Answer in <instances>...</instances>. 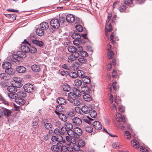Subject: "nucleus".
<instances>
[{
  "label": "nucleus",
  "mask_w": 152,
  "mask_h": 152,
  "mask_svg": "<svg viewBox=\"0 0 152 152\" xmlns=\"http://www.w3.org/2000/svg\"><path fill=\"white\" fill-rule=\"evenodd\" d=\"M111 16L112 15L111 14H109L107 16V19L106 21L105 29L106 30L105 35L107 37L109 36L108 32H110L112 30L111 23L113 22V19H114L116 18V16H114L111 20Z\"/></svg>",
  "instance_id": "f257e3e1"
},
{
  "label": "nucleus",
  "mask_w": 152,
  "mask_h": 152,
  "mask_svg": "<svg viewBox=\"0 0 152 152\" xmlns=\"http://www.w3.org/2000/svg\"><path fill=\"white\" fill-rule=\"evenodd\" d=\"M12 112L9 109L0 107V118L4 115L8 117L11 115Z\"/></svg>",
  "instance_id": "f03ea898"
},
{
  "label": "nucleus",
  "mask_w": 152,
  "mask_h": 152,
  "mask_svg": "<svg viewBox=\"0 0 152 152\" xmlns=\"http://www.w3.org/2000/svg\"><path fill=\"white\" fill-rule=\"evenodd\" d=\"M23 85L20 82L18 83V86H10L7 88V91L10 92V93H15L18 91L17 87H20L22 86Z\"/></svg>",
  "instance_id": "7ed1b4c3"
},
{
  "label": "nucleus",
  "mask_w": 152,
  "mask_h": 152,
  "mask_svg": "<svg viewBox=\"0 0 152 152\" xmlns=\"http://www.w3.org/2000/svg\"><path fill=\"white\" fill-rule=\"evenodd\" d=\"M24 41H25L26 43H22L20 47L21 50L25 53L29 52L30 51L29 46H30V44L28 43V42L26 40Z\"/></svg>",
  "instance_id": "20e7f679"
},
{
  "label": "nucleus",
  "mask_w": 152,
  "mask_h": 152,
  "mask_svg": "<svg viewBox=\"0 0 152 152\" xmlns=\"http://www.w3.org/2000/svg\"><path fill=\"white\" fill-rule=\"evenodd\" d=\"M51 26L53 28L56 29L60 26V23L58 19L54 18L52 19L50 21Z\"/></svg>",
  "instance_id": "39448f33"
},
{
  "label": "nucleus",
  "mask_w": 152,
  "mask_h": 152,
  "mask_svg": "<svg viewBox=\"0 0 152 152\" xmlns=\"http://www.w3.org/2000/svg\"><path fill=\"white\" fill-rule=\"evenodd\" d=\"M115 103L117 105V106L118 107L119 111L121 112H124V107L121 105V100L119 97L116 96L115 98Z\"/></svg>",
  "instance_id": "423d86ee"
},
{
  "label": "nucleus",
  "mask_w": 152,
  "mask_h": 152,
  "mask_svg": "<svg viewBox=\"0 0 152 152\" xmlns=\"http://www.w3.org/2000/svg\"><path fill=\"white\" fill-rule=\"evenodd\" d=\"M23 88L26 92L28 93L33 92L34 89L33 85L30 83L25 84L23 86Z\"/></svg>",
  "instance_id": "0eeeda50"
},
{
  "label": "nucleus",
  "mask_w": 152,
  "mask_h": 152,
  "mask_svg": "<svg viewBox=\"0 0 152 152\" xmlns=\"http://www.w3.org/2000/svg\"><path fill=\"white\" fill-rule=\"evenodd\" d=\"M61 144V143L59 142L57 143L56 145H52L51 147V150L56 152H61L62 151Z\"/></svg>",
  "instance_id": "6e6552de"
},
{
  "label": "nucleus",
  "mask_w": 152,
  "mask_h": 152,
  "mask_svg": "<svg viewBox=\"0 0 152 152\" xmlns=\"http://www.w3.org/2000/svg\"><path fill=\"white\" fill-rule=\"evenodd\" d=\"M52 141L55 142H62L63 143L65 142V141L63 140V138L62 136L60 135H59L57 136H53L51 137Z\"/></svg>",
  "instance_id": "1a4fd4ad"
},
{
  "label": "nucleus",
  "mask_w": 152,
  "mask_h": 152,
  "mask_svg": "<svg viewBox=\"0 0 152 152\" xmlns=\"http://www.w3.org/2000/svg\"><path fill=\"white\" fill-rule=\"evenodd\" d=\"M116 120L118 122H121L123 123H125L127 121L126 118L124 116L122 117L121 115L118 113H116Z\"/></svg>",
  "instance_id": "9d476101"
},
{
  "label": "nucleus",
  "mask_w": 152,
  "mask_h": 152,
  "mask_svg": "<svg viewBox=\"0 0 152 152\" xmlns=\"http://www.w3.org/2000/svg\"><path fill=\"white\" fill-rule=\"evenodd\" d=\"M79 54L78 53H72L71 55H70L68 57V62L70 63H72L75 60L76 58H78L79 56Z\"/></svg>",
  "instance_id": "9b49d317"
},
{
  "label": "nucleus",
  "mask_w": 152,
  "mask_h": 152,
  "mask_svg": "<svg viewBox=\"0 0 152 152\" xmlns=\"http://www.w3.org/2000/svg\"><path fill=\"white\" fill-rule=\"evenodd\" d=\"M73 125L76 126H80L82 123L81 120L79 118L74 117L72 119Z\"/></svg>",
  "instance_id": "f8f14e48"
},
{
  "label": "nucleus",
  "mask_w": 152,
  "mask_h": 152,
  "mask_svg": "<svg viewBox=\"0 0 152 152\" xmlns=\"http://www.w3.org/2000/svg\"><path fill=\"white\" fill-rule=\"evenodd\" d=\"M60 134L61 135H66L68 134V135H70L71 133L69 131L66 127L62 126L61 129H60Z\"/></svg>",
  "instance_id": "ddd939ff"
},
{
  "label": "nucleus",
  "mask_w": 152,
  "mask_h": 152,
  "mask_svg": "<svg viewBox=\"0 0 152 152\" xmlns=\"http://www.w3.org/2000/svg\"><path fill=\"white\" fill-rule=\"evenodd\" d=\"M75 19V16L72 14H69L66 16V20L69 23H74Z\"/></svg>",
  "instance_id": "4468645a"
},
{
  "label": "nucleus",
  "mask_w": 152,
  "mask_h": 152,
  "mask_svg": "<svg viewBox=\"0 0 152 152\" xmlns=\"http://www.w3.org/2000/svg\"><path fill=\"white\" fill-rule=\"evenodd\" d=\"M56 114L57 115L61 121L64 122H66L67 120L66 116L62 113H58L56 112Z\"/></svg>",
  "instance_id": "2eb2a0df"
},
{
  "label": "nucleus",
  "mask_w": 152,
  "mask_h": 152,
  "mask_svg": "<svg viewBox=\"0 0 152 152\" xmlns=\"http://www.w3.org/2000/svg\"><path fill=\"white\" fill-rule=\"evenodd\" d=\"M15 102L20 105H23L25 103V100L19 97H18L16 99H15Z\"/></svg>",
  "instance_id": "dca6fc26"
},
{
  "label": "nucleus",
  "mask_w": 152,
  "mask_h": 152,
  "mask_svg": "<svg viewBox=\"0 0 152 152\" xmlns=\"http://www.w3.org/2000/svg\"><path fill=\"white\" fill-rule=\"evenodd\" d=\"M65 127L68 129V130L70 132V133L73 132L72 129L73 128L72 124L69 122H66L64 124Z\"/></svg>",
  "instance_id": "f3484780"
},
{
  "label": "nucleus",
  "mask_w": 152,
  "mask_h": 152,
  "mask_svg": "<svg viewBox=\"0 0 152 152\" xmlns=\"http://www.w3.org/2000/svg\"><path fill=\"white\" fill-rule=\"evenodd\" d=\"M90 91V89L87 86H84L81 87V92L83 94L88 93Z\"/></svg>",
  "instance_id": "a211bd4d"
},
{
  "label": "nucleus",
  "mask_w": 152,
  "mask_h": 152,
  "mask_svg": "<svg viewBox=\"0 0 152 152\" xmlns=\"http://www.w3.org/2000/svg\"><path fill=\"white\" fill-rule=\"evenodd\" d=\"M37 35L33 34H31L28 36L27 39L30 42L33 43V44L34 42V41L37 39Z\"/></svg>",
  "instance_id": "6ab92c4d"
},
{
  "label": "nucleus",
  "mask_w": 152,
  "mask_h": 152,
  "mask_svg": "<svg viewBox=\"0 0 152 152\" xmlns=\"http://www.w3.org/2000/svg\"><path fill=\"white\" fill-rule=\"evenodd\" d=\"M56 102L58 104L64 105L66 103V100L63 97H59L56 99Z\"/></svg>",
  "instance_id": "aec40b11"
},
{
  "label": "nucleus",
  "mask_w": 152,
  "mask_h": 152,
  "mask_svg": "<svg viewBox=\"0 0 152 152\" xmlns=\"http://www.w3.org/2000/svg\"><path fill=\"white\" fill-rule=\"evenodd\" d=\"M94 127L96 130H100L102 129V126L100 123L98 121H94L92 122Z\"/></svg>",
  "instance_id": "412c9836"
},
{
  "label": "nucleus",
  "mask_w": 152,
  "mask_h": 152,
  "mask_svg": "<svg viewBox=\"0 0 152 152\" xmlns=\"http://www.w3.org/2000/svg\"><path fill=\"white\" fill-rule=\"evenodd\" d=\"M65 110L64 107L61 105H58L56 106L55 110L54 112L56 113V112H57L58 113H61V112Z\"/></svg>",
  "instance_id": "4be33fe9"
},
{
  "label": "nucleus",
  "mask_w": 152,
  "mask_h": 152,
  "mask_svg": "<svg viewBox=\"0 0 152 152\" xmlns=\"http://www.w3.org/2000/svg\"><path fill=\"white\" fill-rule=\"evenodd\" d=\"M73 133L76 134L77 135H80L82 133V132L81 129L78 127H76L74 128L73 130Z\"/></svg>",
  "instance_id": "5701e85b"
},
{
  "label": "nucleus",
  "mask_w": 152,
  "mask_h": 152,
  "mask_svg": "<svg viewBox=\"0 0 152 152\" xmlns=\"http://www.w3.org/2000/svg\"><path fill=\"white\" fill-rule=\"evenodd\" d=\"M77 97L74 94H73L72 92H70L68 94L67 100L69 102L71 101L74 99H75Z\"/></svg>",
  "instance_id": "b1692460"
},
{
  "label": "nucleus",
  "mask_w": 152,
  "mask_h": 152,
  "mask_svg": "<svg viewBox=\"0 0 152 152\" xmlns=\"http://www.w3.org/2000/svg\"><path fill=\"white\" fill-rule=\"evenodd\" d=\"M71 135H68L69 136L71 137V139L70 143H69L67 144L68 145H70L71 143L74 144H75L76 142L77 139L76 137H75V134H74L73 132L71 133Z\"/></svg>",
  "instance_id": "393cba45"
},
{
  "label": "nucleus",
  "mask_w": 152,
  "mask_h": 152,
  "mask_svg": "<svg viewBox=\"0 0 152 152\" xmlns=\"http://www.w3.org/2000/svg\"><path fill=\"white\" fill-rule=\"evenodd\" d=\"M25 91L19 90L17 93L18 97H20L25 98L27 96V94Z\"/></svg>",
  "instance_id": "a878e982"
},
{
  "label": "nucleus",
  "mask_w": 152,
  "mask_h": 152,
  "mask_svg": "<svg viewBox=\"0 0 152 152\" xmlns=\"http://www.w3.org/2000/svg\"><path fill=\"white\" fill-rule=\"evenodd\" d=\"M31 68L32 70L35 72H39L41 70L39 66L35 64L32 65Z\"/></svg>",
  "instance_id": "bb28decb"
},
{
  "label": "nucleus",
  "mask_w": 152,
  "mask_h": 152,
  "mask_svg": "<svg viewBox=\"0 0 152 152\" xmlns=\"http://www.w3.org/2000/svg\"><path fill=\"white\" fill-rule=\"evenodd\" d=\"M71 103L73 105L77 106L80 104V102L79 100L78 97H77L75 99L72 100L69 102Z\"/></svg>",
  "instance_id": "cd10ccee"
},
{
  "label": "nucleus",
  "mask_w": 152,
  "mask_h": 152,
  "mask_svg": "<svg viewBox=\"0 0 152 152\" xmlns=\"http://www.w3.org/2000/svg\"><path fill=\"white\" fill-rule=\"evenodd\" d=\"M16 69V71L19 73H24L26 70V68L22 66L17 67Z\"/></svg>",
  "instance_id": "c85d7f7f"
},
{
  "label": "nucleus",
  "mask_w": 152,
  "mask_h": 152,
  "mask_svg": "<svg viewBox=\"0 0 152 152\" xmlns=\"http://www.w3.org/2000/svg\"><path fill=\"white\" fill-rule=\"evenodd\" d=\"M40 27L44 31H45L49 27L48 24L46 22H44L40 24Z\"/></svg>",
  "instance_id": "c756f323"
},
{
  "label": "nucleus",
  "mask_w": 152,
  "mask_h": 152,
  "mask_svg": "<svg viewBox=\"0 0 152 152\" xmlns=\"http://www.w3.org/2000/svg\"><path fill=\"white\" fill-rule=\"evenodd\" d=\"M36 32L37 35L42 36L44 35L45 31L39 27L36 29Z\"/></svg>",
  "instance_id": "7c9ffc66"
},
{
  "label": "nucleus",
  "mask_w": 152,
  "mask_h": 152,
  "mask_svg": "<svg viewBox=\"0 0 152 152\" xmlns=\"http://www.w3.org/2000/svg\"><path fill=\"white\" fill-rule=\"evenodd\" d=\"M7 96L9 97L12 100L15 101V99L17 98L18 96L17 93H8Z\"/></svg>",
  "instance_id": "2f4dec72"
},
{
  "label": "nucleus",
  "mask_w": 152,
  "mask_h": 152,
  "mask_svg": "<svg viewBox=\"0 0 152 152\" xmlns=\"http://www.w3.org/2000/svg\"><path fill=\"white\" fill-rule=\"evenodd\" d=\"M128 8V7H126L124 5H121L119 7V10L121 12H128L129 11Z\"/></svg>",
  "instance_id": "473e14b6"
},
{
  "label": "nucleus",
  "mask_w": 152,
  "mask_h": 152,
  "mask_svg": "<svg viewBox=\"0 0 152 152\" xmlns=\"http://www.w3.org/2000/svg\"><path fill=\"white\" fill-rule=\"evenodd\" d=\"M90 108H89L87 106L85 105L82 106L81 108V110L85 114H88L89 113L90 110Z\"/></svg>",
  "instance_id": "72a5a7b5"
},
{
  "label": "nucleus",
  "mask_w": 152,
  "mask_h": 152,
  "mask_svg": "<svg viewBox=\"0 0 152 152\" xmlns=\"http://www.w3.org/2000/svg\"><path fill=\"white\" fill-rule=\"evenodd\" d=\"M83 99L87 102H89L91 100V96L88 94H84L83 96Z\"/></svg>",
  "instance_id": "f704fd0d"
},
{
  "label": "nucleus",
  "mask_w": 152,
  "mask_h": 152,
  "mask_svg": "<svg viewBox=\"0 0 152 152\" xmlns=\"http://www.w3.org/2000/svg\"><path fill=\"white\" fill-rule=\"evenodd\" d=\"M11 63L8 62H4L2 64L3 68L4 69H5V70L8 69L9 67H11Z\"/></svg>",
  "instance_id": "c9c22d12"
},
{
  "label": "nucleus",
  "mask_w": 152,
  "mask_h": 152,
  "mask_svg": "<svg viewBox=\"0 0 152 152\" xmlns=\"http://www.w3.org/2000/svg\"><path fill=\"white\" fill-rule=\"evenodd\" d=\"M72 37L75 40L79 39L81 38V36L80 34L77 33L76 32H74L72 35Z\"/></svg>",
  "instance_id": "e433bc0d"
},
{
  "label": "nucleus",
  "mask_w": 152,
  "mask_h": 152,
  "mask_svg": "<svg viewBox=\"0 0 152 152\" xmlns=\"http://www.w3.org/2000/svg\"><path fill=\"white\" fill-rule=\"evenodd\" d=\"M18 55L19 56L20 60L21 58H24L26 57V55L24 52L22 51H18Z\"/></svg>",
  "instance_id": "4c0bfd02"
},
{
  "label": "nucleus",
  "mask_w": 152,
  "mask_h": 152,
  "mask_svg": "<svg viewBox=\"0 0 152 152\" xmlns=\"http://www.w3.org/2000/svg\"><path fill=\"white\" fill-rule=\"evenodd\" d=\"M62 87L64 91L67 92H69L71 89L70 86L67 84L63 85Z\"/></svg>",
  "instance_id": "58836bf2"
},
{
  "label": "nucleus",
  "mask_w": 152,
  "mask_h": 152,
  "mask_svg": "<svg viewBox=\"0 0 152 152\" xmlns=\"http://www.w3.org/2000/svg\"><path fill=\"white\" fill-rule=\"evenodd\" d=\"M68 50L69 52L74 53H78L77 52H76V47L73 46H69L68 47Z\"/></svg>",
  "instance_id": "ea45409f"
},
{
  "label": "nucleus",
  "mask_w": 152,
  "mask_h": 152,
  "mask_svg": "<svg viewBox=\"0 0 152 152\" xmlns=\"http://www.w3.org/2000/svg\"><path fill=\"white\" fill-rule=\"evenodd\" d=\"M83 82L85 83L88 84L90 83L91 81L89 77L88 76H84L82 78Z\"/></svg>",
  "instance_id": "a19ab883"
},
{
  "label": "nucleus",
  "mask_w": 152,
  "mask_h": 152,
  "mask_svg": "<svg viewBox=\"0 0 152 152\" xmlns=\"http://www.w3.org/2000/svg\"><path fill=\"white\" fill-rule=\"evenodd\" d=\"M90 116L93 118H95L97 116V113L96 111L93 110H90L89 113Z\"/></svg>",
  "instance_id": "79ce46f5"
},
{
  "label": "nucleus",
  "mask_w": 152,
  "mask_h": 152,
  "mask_svg": "<svg viewBox=\"0 0 152 152\" xmlns=\"http://www.w3.org/2000/svg\"><path fill=\"white\" fill-rule=\"evenodd\" d=\"M5 72L8 74L9 75H12L14 73L15 70L13 69H12L11 66V67H9V68H8V69L5 70Z\"/></svg>",
  "instance_id": "37998d69"
},
{
  "label": "nucleus",
  "mask_w": 152,
  "mask_h": 152,
  "mask_svg": "<svg viewBox=\"0 0 152 152\" xmlns=\"http://www.w3.org/2000/svg\"><path fill=\"white\" fill-rule=\"evenodd\" d=\"M115 35L114 33H112L110 35V41L112 42L113 43H114L115 42V40H118V39H117L116 38H115Z\"/></svg>",
  "instance_id": "c03bdc74"
},
{
  "label": "nucleus",
  "mask_w": 152,
  "mask_h": 152,
  "mask_svg": "<svg viewBox=\"0 0 152 152\" xmlns=\"http://www.w3.org/2000/svg\"><path fill=\"white\" fill-rule=\"evenodd\" d=\"M34 44L36 45L37 46L40 47H42L44 43L43 42L41 41L37 40V39L36 41L34 42Z\"/></svg>",
  "instance_id": "a18cd8bd"
},
{
  "label": "nucleus",
  "mask_w": 152,
  "mask_h": 152,
  "mask_svg": "<svg viewBox=\"0 0 152 152\" xmlns=\"http://www.w3.org/2000/svg\"><path fill=\"white\" fill-rule=\"evenodd\" d=\"M74 83L75 86L77 87H79L82 84V83L81 80L76 79L75 80Z\"/></svg>",
  "instance_id": "49530a36"
},
{
  "label": "nucleus",
  "mask_w": 152,
  "mask_h": 152,
  "mask_svg": "<svg viewBox=\"0 0 152 152\" xmlns=\"http://www.w3.org/2000/svg\"><path fill=\"white\" fill-rule=\"evenodd\" d=\"M73 93L76 95V96L77 97L81 96V94L80 91L76 88H74L73 89Z\"/></svg>",
  "instance_id": "de8ad7c7"
},
{
  "label": "nucleus",
  "mask_w": 152,
  "mask_h": 152,
  "mask_svg": "<svg viewBox=\"0 0 152 152\" xmlns=\"http://www.w3.org/2000/svg\"><path fill=\"white\" fill-rule=\"evenodd\" d=\"M83 120L86 123L91 125L92 124V121L94 120L93 119L90 118L88 117H87V118L83 119Z\"/></svg>",
  "instance_id": "09e8293b"
},
{
  "label": "nucleus",
  "mask_w": 152,
  "mask_h": 152,
  "mask_svg": "<svg viewBox=\"0 0 152 152\" xmlns=\"http://www.w3.org/2000/svg\"><path fill=\"white\" fill-rule=\"evenodd\" d=\"M114 53L113 52V51L110 50L108 51L107 53V56L109 59H110L113 58Z\"/></svg>",
  "instance_id": "8fccbe9b"
},
{
  "label": "nucleus",
  "mask_w": 152,
  "mask_h": 152,
  "mask_svg": "<svg viewBox=\"0 0 152 152\" xmlns=\"http://www.w3.org/2000/svg\"><path fill=\"white\" fill-rule=\"evenodd\" d=\"M131 143L132 144L134 147L137 148L139 146V143L138 142L135 140H133L131 141Z\"/></svg>",
  "instance_id": "3c124183"
},
{
  "label": "nucleus",
  "mask_w": 152,
  "mask_h": 152,
  "mask_svg": "<svg viewBox=\"0 0 152 152\" xmlns=\"http://www.w3.org/2000/svg\"><path fill=\"white\" fill-rule=\"evenodd\" d=\"M78 60L79 62L83 64L86 63L87 60L86 58L82 57L79 58Z\"/></svg>",
  "instance_id": "603ef678"
},
{
  "label": "nucleus",
  "mask_w": 152,
  "mask_h": 152,
  "mask_svg": "<svg viewBox=\"0 0 152 152\" xmlns=\"http://www.w3.org/2000/svg\"><path fill=\"white\" fill-rule=\"evenodd\" d=\"M45 128L48 130H50L52 129V125L51 124L49 123H46L45 124Z\"/></svg>",
  "instance_id": "864d4df0"
},
{
  "label": "nucleus",
  "mask_w": 152,
  "mask_h": 152,
  "mask_svg": "<svg viewBox=\"0 0 152 152\" xmlns=\"http://www.w3.org/2000/svg\"><path fill=\"white\" fill-rule=\"evenodd\" d=\"M77 73V77L78 76L79 77L83 78V77H84L85 76L84 72L81 70H78Z\"/></svg>",
  "instance_id": "5fc2aeb1"
},
{
  "label": "nucleus",
  "mask_w": 152,
  "mask_h": 152,
  "mask_svg": "<svg viewBox=\"0 0 152 152\" xmlns=\"http://www.w3.org/2000/svg\"><path fill=\"white\" fill-rule=\"evenodd\" d=\"M69 76L73 78H76L77 77V73L75 72H71L69 73Z\"/></svg>",
  "instance_id": "6e6d98bb"
},
{
  "label": "nucleus",
  "mask_w": 152,
  "mask_h": 152,
  "mask_svg": "<svg viewBox=\"0 0 152 152\" xmlns=\"http://www.w3.org/2000/svg\"><path fill=\"white\" fill-rule=\"evenodd\" d=\"M120 74L119 71L118 70H114L112 72V76L113 78L116 77V76H118Z\"/></svg>",
  "instance_id": "4d7b16f0"
},
{
  "label": "nucleus",
  "mask_w": 152,
  "mask_h": 152,
  "mask_svg": "<svg viewBox=\"0 0 152 152\" xmlns=\"http://www.w3.org/2000/svg\"><path fill=\"white\" fill-rule=\"evenodd\" d=\"M29 47H30L29 50H30L29 52L33 53H35L37 52V49L36 48L31 46V44Z\"/></svg>",
  "instance_id": "13d9d810"
},
{
  "label": "nucleus",
  "mask_w": 152,
  "mask_h": 152,
  "mask_svg": "<svg viewBox=\"0 0 152 152\" xmlns=\"http://www.w3.org/2000/svg\"><path fill=\"white\" fill-rule=\"evenodd\" d=\"M78 144L80 146V147H83L85 145V142L84 141L82 140H79L78 142Z\"/></svg>",
  "instance_id": "bf43d9fd"
},
{
  "label": "nucleus",
  "mask_w": 152,
  "mask_h": 152,
  "mask_svg": "<svg viewBox=\"0 0 152 152\" xmlns=\"http://www.w3.org/2000/svg\"><path fill=\"white\" fill-rule=\"evenodd\" d=\"M76 29L78 31L81 32L83 31V28L80 25H77L75 26Z\"/></svg>",
  "instance_id": "052dcab7"
},
{
  "label": "nucleus",
  "mask_w": 152,
  "mask_h": 152,
  "mask_svg": "<svg viewBox=\"0 0 152 152\" xmlns=\"http://www.w3.org/2000/svg\"><path fill=\"white\" fill-rule=\"evenodd\" d=\"M73 149L76 151H78L80 149V147L78 143L76 144V143L74 144L73 146Z\"/></svg>",
  "instance_id": "680f3d73"
},
{
  "label": "nucleus",
  "mask_w": 152,
  "mask_h": 152,
  "mask_svg": "<svg viewBox=\"0 0 152 152\" xmlns=\"http://www.w3.org/2000/svg\"><path fill=\"white\" fill-rule=\"evenodd\" d=\"M13 58L15 59L18 63L19 62V61L20 60L19 57V56L18 55V52L16 54H14L12 56Z\"/></svg>",
  "instance_id": "e2e57ef3"
},
{
  "label": "nucleus",
  "mask_w": 152,
  "mask_h": 152,
  "mask_svg": "<svg viewBox=\"0 0 152 152\" xmlns=\"http://www.w3.org/2000/svg\"><path fill=\"white\" fill-rule=\"evenodd\" d=\"M8 75L7 74L5 73H1L0 74V78L3 79L4 80H7V75Z\"/></svg>",
  "instance_id": "0e129e2a"
},
{
  "label": "nucleus",
  "mask_w": 152,
  "mask_h": 152,
  "mask_svg": "<svg viewBox=\"0 0 152 152\" xmlns=\"http://www.w3.org/2000/svg\"><path fill=\"white\" fill-rule=\"evenodd\" d=\"M59 20L60 23H64L65 22L66 19L65 17L62 16H60L59 18Z\"/></svg>",
  "instance_id": "69168bd1"
},
{
  "label": "nucleus",
  "mask_w": 152,
  "mask_h": 152,
  "mask_svg": "<svg viewBox=\"0 0 152 152\" xmlns=\"http://www.w3.org/2000/svg\"><path fill=\"white\" fill-rule=\"evenodd\" d=\"M112 146L116 149H119L120 148L118 142H115L113 144Z\"/></svg>",
  "instance_id": "338daca9"
},
{
  "label": "nucleus",
  "mask_w": 152,
  "mask_h": 152,
  "mask_svg": "<svg viewBox=\"0 0 152 152\" xmlns=\"http://www.w3.org/2000/svg\"><path fill=\"white\" fill-rule=\"evenodd\" d=\"M141 152H149L148 151L144 146H141L140 148Z\"/></svg>",
  "instance_id": "774afa93"
}]
</instances>
